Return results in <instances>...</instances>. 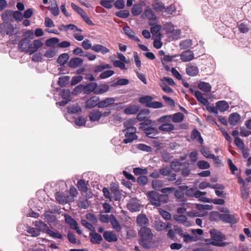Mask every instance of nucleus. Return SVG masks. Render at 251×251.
<instances>
[{"instance_id":"1","label":"nucleus","mask_w":251,"mask_h":251,"mask_svg":"<svg viewBox=\"0 0 251 251\" xmlns=\"http://www.w3.org/2000/svg\"><path fill=\"white\" fill-rule=\"evenodd\" d=\"M152 123V121L150 119L146 120L140 123L139 128L143 131L144 134L147 137L151 139H156L159 131L157 128L153 127Z\"/></svg>"},{"instance_id":"2","label":"nucleus","mask_w":251,"mask_h":251,"mask_svg":"<svg viewBox=\"0 0 251 251\" xmlns=\"http://www.w3.org/2000/svg\"><path fill=\"white\" fill-rule=\"evenodd\" d=\"M138 235L140 237L139 244L144 248H148L149 244L154 236L151 229L147 226L142 227L138 231Z\"/></svg>"},{"instance_id":"3","label":"nucleus","mask_w":251,"mask_h":251,"mask_svg":"<svg viewBox=\"0 0 251 251\" xmlns=\"http://www.w3.org/2000/svg\"><path fill=\"white\" fill-rule=\"evenodd\" d=\"M210 233L212 239L211 242H207L208 244L212 245L217 247H225L228 245L227 243L224 242L226 236L221 232L217 231L216 229H212L210 231ZM208 242V240H206Z\"/></svg>"},{"instance_id":"4","label":"nucleus","mask_w":251,"mask_h":251,"mask_svg":"<svg viewBox=\"0 0 251 251\" xmlns=\"http://www.w3.org/2000/svg\"><path fill=\"white\" fill-rule=\"evenodd\" d=\"M123 132L125 133V139L123 140V143L127 144L132 142L137 139L136 135V128H131L129 129H124Z\"/></svg>"},{"instance_id":"5","label":"nucleus","mask_w":251,"mask_h":251,"mask_svg":"<svg viewBox=\"0 0 251 251\" xmlns=\"http://www.w3.org/2000/svg\"><path fill=\"white\" fill-rule=\"evenodd\" d=\"M18 49L21 52H29L30 54V41L27 38L22 39L18 44Z\"/></svg>"},{"instance_id":"6","label":"nucleus","mask_w":251,"mask_h":251,"mask_svg":"<svg viewBox=\"0 0 251 251\" xmlns=\"http://www.w3.org/2000/svg\"><path fill=\"white\" fill-rule=\"evenodd\" d=\"M127 207L131 212H137L140 211L141 205L136 199L131 198L127 204Z\"/></svg>"},{"instance_id":"7","label":"nucleus","mask_w":251,"mask_h":251,"mask_svg":"<svg viewBox=\"0 0 251 251\" xmlns=\"http://www.w3.org/2000/svg\"><path fill=\"white\" fill-rule=\"evenodd\" d=\"M220 219L224 222L229 224H235L237 222L234 215L222 213L219 215Z\"/></svg>"},{"instance_id":"8","label":"nucleus","mask_w":251,"mask_h":251,"mask_svg":"<svg viewBox=\"0 0 251 251\" xmlns=\"http://www.w3.org/2000/svg\"><path fill=\"white\" fill-rule=\"evenodd\" d=\"M100 98L98 97L93 96L88 99L85 103V107L86 109H91L97 106L98 107Z\"/></svg>"},{"instance_id":"9","label":"nucleus","mask_w":251,"mask_h":251,"mask_svg":"<svg viewBox=\"0 0 251 251\" xmlns=\"http://www.w3.org/2000/svg\"><path fill=\"white\" fill-rule=\"evenodd\" d=\"M199 69L198 67L192 63H189L186 66V74L190 76H195L198 75Z\"/></svg>"},{"instance_id":"10","label":"nucleus","mask_w":251,"mask_h":251,"mask_svg":"<svg viewBox=\"0 0 251 251\" xmlns=\"http://www.w3.org/2000/svg\"><path fill=\"white\" fill-rule=\"evenodd\" d=\"M180 59L183 62H188L194 58V54L191 50L183 51L180 55Z\"/></svg>"},{"instance_id":"11","label":"nucleus","mask_w":251,"mask_h":251,"mask_svg":"<svg viewBox=\"0 0 251 251\" xmlns=\"http://www.w3.org/2000/svg\"><path fill=\"white\" fill-rule=\"evenodd\" d=\"M136 223L138 226L142 227L147 226L149 224V219L145 214H139L136 218Z\"/></svg>"},{"instance_id":"12","label":"nucleus","mask_w":251,"mask_h":251,"mask_svg":"<svg viewBox=\"0 0 251 251\" xmlns=\"http://www.w3.org/2000/svg\"><path fill=\"white\" fill-rule=\"evenodd\" d=\"M150 111L147 108L142 109L139 111L137 115V119L139 121L144 122L146 120H147L148 118L150 117Z\"/></svg>"},{"instance_id":"13","label":"nucleus","mask_w":251,"mask_h":251,"mask_svg":"<svg viewBox=\"0 0 251 251\" xmlns=\"http://www.w3.org/2000/svg\"><path fill=\"white\" fill-rule=\"evenodd\" d=\"M43 45V43L40 39L34 40L32 43H30V55L35 52Z\"/></svg>"},{"instance_id":"14","label":"nucleus","mask_w":251,"mask_h":251,"mask_svg":"<svg viewBox=\"0 0 251 251\" xmlns=\"http://www.w3.org/2000/svg\"><path fill=\"white\" fill-rule=\"evenodd\" d=\"M104 239L109 242H116L118 238L116 234L113 231H105L103 234Z\"/></svg>"},{"instance_id":"15","label":"nucleus","mask_w":251,"mask_h":251,"mask_svg":"<svg viewBox=\"0 0 251 251\" xmlns=\"http://www.w3.org/2000/svg\"><path fill=\"white\" fill-rule=\"evenodd\" d=\"M98 86L96 82H91L86 85H83V93L89 94L91 92L96 91V88Z\"/></svg>"},{"instance_id":"16","label":"nucleus","mask_w":251,"mask_h":251,"mask_svg":"<svg viewBox=\"0 0 251 251\" xmlns=\"http://www.w3.org/2000/svg\"><path fill=\"white\" fill-rule=\"evenodd\" d=\"M115 99L114 98H107L104 100H99L98 107L103 108L107 107L114 103Z\"/></svg>"},{"instance_id":"17","label":"nucleus","mask_w":251,"mask_h":251,"mask_svg":"<svg viewBox=\"0 0 251 251\" xmlns=\"http://www.w3.org/2000/svg\"><path fill=\"white\" fill-rule=\"evenodd\" d=\"M240 115L237 112L232 113L228 117V122L230 125L236 126L240 121Z\"/></svg>"},{"instance_id":"18","label":"nucleus","mask_w":251,"mask_h":251,"mask_svg":"<svg viewBox=\"0 0 251 251\" xmlns=\"http://www.w3.org/2000/svg\"><path fill=\"white\" fill-rule=\"evenodd\" d=\"M150 199V201L152 205L156 206H159L160 202L158 200V193L154 191H151L148 193Z\"/></svg>"},{"instance_id":"19","label":"nucleus","mask_w":251,"mask_h":251,"mask_svg":"<svg viewBox=\"0 0 251 251\" xmlns=\"http://www.w3.org/2000/svg\"><path fill=\"white\" fill-rule=\"evenodd\" d=\"M92 50L96 52H100L102 54L110 52V50L100 44H96L92 46Z\"/></svg>"},{"instance_id":"20","label":"nucleus","mask_w":251,"mask_h":251,"mask_svg":"<svg viewBox=\"0 0 251 251\" xmlns=\"http://www.w3.org/2000/svg\"><path fill=\"white\" fill-rule=\"evenodd\" d=\"M83 60L81 58L75 57L71 58L69 62L68 66L72 68H76L83 64Z\"/></svg>"},{"instance_id":"21","label":"nucleus","mask_w":251,"mask_h":251,"mask_svg":"<svg viewBox=\"0 0 251 251\" xmlns=\"http://www.w3.org/2000/svg\"><path fill=\"white\" fill-rule=\"evenodd\" d=\"M89 236L90 237V241L92 244H100L102 240V236L95 231L90 232Z\"/></svg>"},{"instance_id":"22","label":"nucleus","mask_w":251,"mask_h":251,"mask_svg":"<svg viewBox=\"0 0 251 251\" xmlns=\"http://www.w3.org/2000/svg\"><path fill=\"white\" fill-rule=\"evenodd\" d=\"M101 117V112L99 110H94L89 115V120L91 122L98 121Z\"/></svg>"},{"instance_id":"23","label":"nucleus","mask_w":251,"mask_h":251,"mask_svg":"<svg viewBox=\"0 0 251 251\" xmlns=\"http://www.w3.org/2000/svg\"><path fill=\"white\" fill-rule=\"evenodd\" d=\"M195 96L198 101L203 104L204 105L207 106L209 104V102L207 99L204 98L202 94L199 91H196L195 92Z\"/></svg>"},{"instance_id":"24","label":"nucleus","mask_w":251,"mask_h":251,"mask_svg":"<svg viewBox=\"0 0 251 251\" xmlns=\"http://www.w3.org/2000/svg\"><path fill=\"white\" fill-rule=\"evenodd\" d=\"M183 163L178 159H174L171 163V169L173 170L176 172H179L181 170V166Z\"/></svg>"},{"instance_id":"25","label":"nucleus","mask_w":251,"mask_h":251,"mask_svg":"<svg viewBox=\"0 0 251 251\" xmlns=\"http://www.w3.org/2000/svg\"><path fill=\"white\" fill-rule=\"evenodd\" d=\"M139 110V107L135 105H131L127 106L124 109V113L126 114H135Z\"/></svg>"},{"instance_id":"26","label":"nucleus","mask_w":251,"mask_h":251,"mask_svg":"<svg viewBox=\"0 0 251 251\" xmlns=\"http://www.w3.org/2000/svg\"><path fill=\"white\" fill-rule=\"evenodd\" d=\"M216 107L221 112H224L229 108V105L225 100L219 101L216 103Z\"/></svg>"},{"instance_id":"27","label":"nucleus","mask_w":251,"mask_h":251,"mask_svg":"<svg viewBox=\"0 0 251 251\" xmlns=\"http://www.w3.org/2000/svg\"><path fill=\"white\" fill-rule=\"evenodd\" d=\"M110 222L112 227L117 231L120 232L121 230V226L116 217L113 215H110Z\"/></svg>"},{"instance_id":"28","label":"nucleus","mask_w":251,"mask_h":251,"mask_svg":"<svg viewBox=\"0 0 251 251\" xmlns=\"http://www.w3.org/2000/svg\"><path fill=\"white\" fill-rule=\"evenodd\" d=\"M35 226L38 228V230H39L40 232L42 231L47 233V230L50 229L47 225L42 221H37Z\"/></svg>"},{"instance_id":"29","label":"nucleus","mask_w":251,"mask_h":251,"mask_svg":"<svg viewBox=\"0 0 251 251\" xmlns=\"http://www.w3.org/2000/svg\"><path fill=\"white\" fill-rule=\"evenodd\" d=\"M109 86L108 85L106 84H102L100 85L96 88V91L95 92L96 94H103L108 91Z\"/></svg>"},{"instance_id":"30","label":"nucleus","mask_w":251,"mask_h":251,"mask_svg":"<svg viewBox=\"0 0 251 251\" xmlns=\"http://www.w3.org/2000/svg\"><path fill=\"white\" fill-rule=\"evenodd\" d=\"M199 88L202 91L208 93L211 91V86L208 82H200L198 84Z\"/></svg>"},{"instance_id":"31","label":"nucleus","mask_w":251,"mask_h":251,"mask_svg":"<svg viewBox=\"0 0 251 251\" xmlns=\"http://www.w3.org/2000/svg\"><path fill=\"white\" fill-rule=\"evenodd\" d=\"M159 130L164 132H170L174 130V126L170 123L163 124L158 127Z\"/></svg>"},{"instance_id":"32","label":"nucleus","mask_w":251,"mask_h":251,"mask_svg":"<svg viewBox=\"0 0 251 251\" xmlns=\"http://www.w3.org/2000/svg\"><path fill=\"white\" fill-rule=\"evenodd\" d=\"M152 8L156 12H161L163 11L165 8L164 4L158 1H155L152 3Z\"/></svg>"},{"instance_id":"33","label":"nucleus","mask_w":251,"mask_h":251,"mask_svg":"<svg viewBox=\"0 0 251 251\" xmlns=\"http://www.w3.org/2000/svg\"><path fill=\"white\" fill-rule=\"evenodd\" d=\"M77 187L80 191L84 193L86 192L88 190L87 184L86 183L84 179H80L78 180Z\"/></svg>"},{"instance_id":"34","label":"nucleus","mask_w":251,"mask_h":251,"mask_svg":"<svg viewBox=\"0 0 251 251\" xmlns=\"http://www.w3.org/2000/svg\"><path fill=\"white\" fill-rule=\"evenodd\" d=\"M69 59V56L67 53H62L58 57L57 62L61 65H64Z\"/></svg>"},{"instance_id":"35","label":"nucleus","mask_w":251,"mask_h":251,"mask_svg":"<svg viewBox=\"0 0 251 251\" xmlns=\"http://www.w3.org/2000/svg\"><path fill=\"white\" fill-rule=\"evenodd\" d=\"M184 116L181 112H177L172 116V120L174 123H180L182 122L184 119Z\"/></svg>"},{"instance_id":"36","label":"nucleus","mask_w":251,"mask_h":251,"mask_svg":"<svg viewBox=\"0 0 251 251\" xmlns=\"http://www.w3.org/2000/svg\"><path fill=\"white\" fill-rule=\"evenodd\" d=\"M151 185L152 188L157 191H159L163 186V183L162 180L154 179L152 181Z\"/></svg>"},{"instance_id":"37","label":"nucleus","mask_w":251,"mask_h":251,"mask_svg":"<svg viewBox=\"0 0 251 251\" xmlns=\"http://www.w3.org/2000/svg\"><path fill=\"white\" fill-rule=\"evenodd\" d=\"M56 201L60 204H64L67 203V199L64 194L60 192H57L55 195Z\"/></svg>"},{"instance_id":"38","label":"nucleus","mask_w":251,"mask_h":251,"mask_svg":"<svg viewBox=\"0 0 251 251\" xmlns=\"http://www.w3.org/2000/svg\"><path fill=\"white\" fill-rule=\"evenodd\" d=\"M142 12V7L139 4L134 5L131 9V13L133 16H138L140 15Z\"/></svg>"},{"instance_id":"39","label":"nucleus","mask_w":251,"mask_h":251,"mask_svg":"<svg viewBox=\"0 0 251 251\" xmlns=\"http://www.w3.org/2000/svg\"><path fill=\"white\" fill-rule=\"evenodd\" d=\"M153 100V98L151 96H143L139 98V102L142 104H145L147 107V105L151 103Z\"/></svg>"},{"instance_id":"40","label":"nucleus","mask_w":251,"mask_h":251,"mask_svg":"<svg viewBox=\"0 0 251 251\" xmlns=\"http://www.w3.org/2000/svg\"><path fill=\"white\" fill-rule=\"evenodd\" d=\"M133 172L135 176H144L148 174V170L146 168L142 169L136 167L133 169Z\"/></svg>"},{"instance_id":"41","label":"nucleus","mask_w":251,"mask_h":251,"mask_svg":"<svg viewBox=\"0 0 251 251\" xmlns=\"http://www.w3.org/2000/svg\"><path fill=\"white\" fill-rule=\"evenodd\" d=\"M68 113L71 114H77L81 112V108L78 105H73L67 108Z\"/></svg>"},{"instance_id":"42","label":"nucleus","mask_w":251,"mask_h":251,"mask_svg":"<svg viewBox=\"0 0 251 251\" xmlns=\"http://www.w3.org/2000/svg\"><path fill=\"white\" fill-rule=\"evenodd\" d=\"M61 96L63 100L70 101L71 99V92L69 89H63L61 92Z\"/></svg>"},{"instance_id":"43","label":"nucleus","mask_w":251,"mask_h":251,"mask_svg":"<svg viewBox=\"0 0 251 251\" xmlns=\"http://www.w3.org/2000/svg\"><path fill=\"white\" fill-rule=\"evenodd\" d=\"M154 227L157 231H162L166 229V224L161 221H156L155 222Z\"/></svg>"},{"instance_id":"44","label":"nucleus","mask_w":251,"mask_h":251,"mask_svg":"<svg viewBox=\"0 0 251 251\" xmlns=\"http://www.w3.org/2000/svg\"><path fill=\"white\" fill-rule=\"evenodd\" d=\"M13 11L10 10H6L1 15V18L3 21H8L11 20L12 18Z\"/></svg>"},{"instance_id":"45","label":"nucleus","mask_w":251,"mask_h":251,"mask_svg":"<svg viewBox=\"0 0 251 251\" xmlns=\"http://www.w3.org/2000/svg\"><path fill=\"white\" fill-rule=\"evenodd\" d=\"M149 181L148 177L145 176H140L136 179L137 182L140 185L144 186L146 185Z\"/></svg>"},{"instance_id":"46","label":"nucleus","mask_w":251,"mask_h":251,"mask_svg":"<svg viewBox=\"0 0 251 251\" xmlns=\"http://www.w3.org/2000/svg\"><path fill=\"white\" fill-rule=\"evenodd\" d=\"M70 77L69 76H64L59 78L58 83L61 87H64L67 85L69 82Z\"/></svg>"},{"instance_id":"47","label":"nucleus","mask_w":251,"mask_h":251,"mask_svg":"<svg viewBox=\"0 0 251 251\" xmlns=\"http://www.w3.org/2000/svg\"><path fill=\"white\" fill-rule=\"evenodd\" d=\"M59 40L56 37L49 38L46 41V44L48 47H52L58 44Z\"/></svg>"},{"instance_id":"48","label":"nucleus","mask_w":251,"mask_h":251,"mask_svg":"<svg viewBox=\"0 0 251 251\" xmlns=\"http://www.w3.org/2000/svg\"><path fill=\"white\" fill-rule=\"evenodd\" d=\"M135 124L134 120L129 119L125 121L123 123L124 126L125 127V129H129L131 128H136L134 126Z\"/></svg>"},{"instance_id":"49","label":"nucleus","mask_w":251,"mask_h":251,"mask_svg":"<svg viewBox=\"0 0 251 251\" xmlns=\"http://www.w3.org/2000/svg\"><path fill=\"white\" fill-rule=\"evenodd\" d=\"M49 9L50 13L54 16H57L59 14V9L56 2L52 4L51 7H49Z\"/></svg>"},{"instance_id":"50","label":"nucleus","mask_w":251,"mask_h":251,"mask_svg":"<svg viewBox=\"0 0 251 251\" xmlns=\"http://www.w3.org/2000/svg\"><path fill=\"white\" fill-rule=\"evenodd\" d=\"M201 154L206 158H210V157H214V154L210 153L209 150L205 149L204 147H201L200 149Z\"/></svg>"},{"instance_id":"51","label":"nucleus","mask_w":251,"mask_h":251,"mask_svg":"<svg viewBox=\"0 0 251 251\" xmlns=\"http://www.w3.org/2000/svg\"><path fill=\"white\" fill-rule=\"evenodd\" d=\"M198 167L200 169H207L210 168V164L209 163L204 160H200L197 163Z\"/></svg>"},{"instance_id":"52","label":"nucleus","mask_w":251,"mask_h":251,"mask_svg":"<svg viewBox=\"0 0 251 251\" xmlns=\"http://www.w3.org/2000/svg\"><path fill=\"white\" fill-rule=\"evenodd\" d=\"M116 15L121 18H126L129 16V12L127 10H120L116 13Z\"/></svg>"},{"instance_id":"53","label":"nucleus","mask_w":251,"mask_h":251,"mask_svg":"<svg viewBox=\"0 0 251 251\" xmlns=\"http://www.w3.org/2000/svg\"><path fill=\"white\" fill-rule=\"evenodd\" d=\"M47 233L54 238L61 239L62 237L61 234L57 231L55 232L51 229H49L47 230Z\"/></svg>"},{"instance_id":"54","label":"nucleus","mask_w":251,"mask_h":251,"mask_svg":"<svg viewBox=\"0 0 251 251\" xmlns=\"http://www.w3.org/2000/svg\"><path fill=\"white\" fill-rule=\"evenodd\" d=\"M65 221L66 223L70 225L71 228L75 226H77V222L69 215L65 216Z\"/></svg>"},{"instance_id":"55","label":"nucleus","mask_w":251,"mask_h":251,"mask_svg":"<svg viewBox=\"0 0 251 251\" xmlns=\"http://www.w3.org/2000/svg\"><path fill=\"white\" fill-rule=\"evenodd\" d=\"M114 1V0H101L100 1V4L107 9H110L112 6L111 3Z\"/></svg>"},{"instance_id":"56","label":"nucleus","mask_w":251,"mask_h":251,"mask_svg":"<svg viewBox=\"0 0 251 251\" xmlns=\"http://www.w3.org/2000/svg\"><path fill=\"white\" fill-rule=\"evenodd\" d=\"M164 29L166 33L170 34L174 30V26L172 23H167L164 25Z\"/></svg>"},{"instance_id":"57","label":"nucleus","mask_w":251,"mask_h":251,"mask_svg":"<svg viewBox=\"0 0 251 251\" xmlns=\"http://www.w3.org/2000/svg\"><path fill=\"white\" fill-rule=\"evenodd\" d=\"M111 68V66L110 65L108 64H106L104 65H100L97 66L94 70L95 72H102L103 70L106 69H110Z\"/></svg>"},{"instance_id":"58","label":"nucleus","mask_w":251,"mask_h":251,"mask_svg":"<svg viewBox=\"0 0 251 251\" xmlns=\"http://www.w3.org/2000/svg\"><path fill=\"white\" fill-rule=\"evenodd\" d=\"M78 205L80 208L86 209L89 206L88 201L87 199H84L79 200L78 203Z\"/></svg>"},{"instance_id":"59","label":"nucleus","mask_w":251,"mask_h":251,"mask_svg":"<svg viewBox=\"0 0 251 251\" xmlns=\"http://www.w3.org/2000/svg\"><path fill=\"white\" fill-rule=\"evenodd\" d=\"M114 74V72L112 70L105 71L100 75V77L101 79H105L112 76Z\"/></svg>"},{"instance_id":"60","label":"nucleus","mask_w":251,"mask_h":251,"mask_svg":"<svg viewBox=\"0 0 251 251\" xmlns=\"http://www.w3.org/2000/svg\"><path fill=\"white\" fill-rule=\"evenodd\" d=\"M172 120V115H164L160 117L157 121L160 123H164L165 122H170Z\"/></svg>"},{"instance_id":"61","label":"nucleus","mask_w":251,"mask_h":251,"mask_svg":"<svg viewBox=\"0 0 251 251\" xmlns=\"http://www.w3.org/2000/svg\"><path fill=\"white\" fill-rule=\"evenodd\" d=\"M163 107V104L159 101H152L147 105V107L153 108H159Z\"/></svg>"},{"instance_id":"62","label":"nucleus","mask_w":251,"mask_h":251,"mask_svg":"<svg viewBox=\"0 0 251 251\" xmlns=\"http://www.w3.org/2000/svg\"><path fill=\"white\" fill-rule=\"evenodd\" d=\"M238 28L240 32L245 33L249 31V28L245 24L242 23L238 25Z\"/></svg>"},{"instance_id":"63","label":"nucleus","mask_w":251,"mask_h":251,"mask_svg":"<svg viewBox=\"0 0 251 251\" xmlns=\"http://www.w3.org/2000/svg\"><path fill=\"white\" fill-rule=\"evenodd\" d=\"M81 224L85 226L89 230L94 232L95 231V227L93 226V225L88 223L86 220H81Z\"/></svg>"},{"instance_id":"64","label":"nucleus","mask_w":251,"mask_h":251,"mask_svg":"<svg viewBox=\"0 0 251 251\" xmlns=\"http://www.w3.org/2000/svg\"><path fill=\"white\" fill-rule=\"evenodd\" d=\"M162 98L167 105L170 106L171 107H174L175 106V101L172 99L166 96H163Z\"/></svg>"}]
</instances>
